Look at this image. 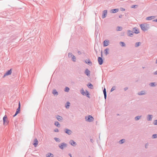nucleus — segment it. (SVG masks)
<instances>
[{"label": "nucleus", "mask_w": 157, "mask_h": 157, "mask_svg": "<svg viewBox=\"0 0 157 157\" xmlns=\"http://www.w3.org/2000/svg\"><path fill=\"white\" fill-rule=\"evenodd\" d=\"M140 27L141 29L144 31H147L149 28V25L147 23L141 24Z\"/></svg>", "instance_id": "obj_1"}, {"label": "nucleus", "mask_w": 157, "mask_h": 157, "mask_svg": "<svg viewBox=\"0 0 157 157\" xmlns=\"http://www.w3.org/2000/svg\"><path fill=\"white\" fill-rule=\"evenodd\" d=\"M85 118L86 121L89 122H92L94 120V118L91 115H89L87 117H86Z\"/></svg>", "instance_id": "obj_2"}, {"label": "nucleus", "mask_w": 157, "mask_h": 157, "mask_svg": "<svg viewBox=\"0 0 157 157\" xmlns=\"http://www.w3.org/2000/svg\"><path fill=\"white\" fill-rule=\"evenodd\" d=\"M58 146L61 149L63 150L64 148L67 147V144L64 142L62 143L59 144Z\"/></svg>", "instance_id": "obj_3"}, {"label": "nucleus", "mask_w": 157, "mask_h": 157, "mask_svg": "<svg viewBox=\"0 0 157 157\" xmlns=\"http://www.w3.org/2000/svg\"><path fill=\"white\" fill-rule=\"evenodd\" d=\"M21 109V104L20 101H19L18 104V108L17 109L16 112L15 114L13 115V117H14L16 116L18 113H20V111Z\"/></svg>", "instance_id": "obj_4"}, {"label": "nucleus", "mask_w": 157, "mask_h": 157, "mask_svg": "<svg viewBox=\"0 0 157 157\" xmlns=\"http://www.w3.org/2000/svg\"><path fill=\"white\" fill-rule=\"evenodd\" d=\"M64 131L65 133L69 135H71L72 133V131L71 130L67 128H65Z\"/></svg>", "instance_id": "obj_5"}, {"label": "nucleus", "mask_w": 157, "mask_h": 157, "mask_svg": "<svg viewBox=\"0 0 157 157\" xmlns=\"http://www.w3.org/2000/svg\"><path fill=\"white\" fill-rule=\"evenodd\" d=\"M7 117L6 115H5L3 117V124L4 125H7L8 123V121L6 120Z\"/></svg>", "instance_id": "obj_6"}, {"label": "nucleus", "mask_w": 157, "mask_h": 157, "mask_svg": "<svg viewBox=\"0 0 157 157\" xmlns=\"http://www.w3.org/2000/svg\"><path fill=\"white\" fill-rule=\"evenodd\" d=\"M132 31L133 33H135L136 34H138L140 33L139 29L137 27H134L133 28Z\"/></svg>", "instance_id": "obj_7"}, {"label": "nucleus", "mask_w": 157, "mask_h": 157, "mask_svg": "<svg viewBox=\"0 0 157 157\" xmlns=\"http://www.w3.org/2000/svg\"><path fill=\"white\" fill-rule=\"evenodd\" d=\"M98 63L100 65H101L103 64V60L101 57H98Z\"/></svg>", "instance_id": "obj_8"}, {"label": "nucleus", "mask_w": 157, "mask_h": 157, "mask_svg": "<svg viewBox=\"0 0 157 157\" xmlns=\"http://www.w3.org/2000/svg\"><path fill=\"white\" fill-rule=\"evenodd\" d=\"M103 13L102 16V18L103 19L105 18L107 15V10H104L103 12Z\"/></svg>", "instance_id": "obj_9"}, {"label": "nucleus", "mask_w": 157, "mask_h": 157, "mask_svg": "<svg viewBox=\"0 0 157 157\" xmlns=\"http://www.w3.org/2000/svg\"><path fill=\"white\" fill-rule=\"evenodd\" d=\"M69 144L73 146H75L77 145L76 143L73 140H71L69 141Z\"/></svg>", "instance_id": "obj_10"}, {"label": "nucleus", "mask_w": 157, "mask_h": 157, "mask_svg": "<svg viewBox=\"0 0 157 157\" xmlns=\"http://www.w3.org/2000/svg\"><path fill=\"white\" fill-rule=\"evenodd\" d=\"M153 117V116L152 115H148L147 116V120L148 121H152Z\"/></svg>", "instance_id": "obj_11"}, {"label": "nucleus", "mask_w": 157, "mask_h": 157, "mask_svg": "<svg viewBox=\"0 0 157 157\" xmlns=\"http://www.w3.org/2000/svg\"><path fill=\"white\" fill-rule=\"evenodd\" d=\"M133 31H132L130 30L128 31L127 34L129 36H132L133 35Z\"/></svg>", "instance_id": "obj_12"}, {"label": "nucleus", "mask_w": 157, "mask_h": 157, "mask_svg": "<svg viewBox=\"0 0 157 157\" xmlns=\"http://www.w3.org/2000/svg\"><path fill=\"white\" fill-rule=\"evenodd\" d=\"M109 41L107 40H105L103 42V46H106L109 45Z\"/></svg>", "instance_id": "obj_13"}, {"label": "nucleus", "mask_w": 157, "mask_h": 157, "mask_svg": "<svg viewBox=\"0 0 157 157\" xmlns=\"http://www.w3.org/2000/svg\"><path fill=\"white\" fill-rule=\"evenodd\" d=\"M38 144V141L36 138H35L34 140V143L33 145L35 147H36Z\"/></svg>", "instance_id": "obj_14"}, {"label": "nucleus", "mask_w": 157, "mask_h": 157, "mask_svg": "<svg viewBox=\"0 0 157 157\" xmlns=\"http://www.w3.org/2000/svg\"><path fill=\"white\" fill-rule=\"evenodd\" d=\"M119 10L118 9H112L110 10V13H115L118 12Z\"/></svg>", "instance_id": "obj_15"}, {"label": "nucleus", "mask_w": 157, "mask_h": 157, "mask_svg": "<svg viewBox=\"0 0 157 157\" xmlns=\"http://www.w3.org/2000/svg\"><path fill=\"white\" fill-rule=\"evenodd\" d=\"M90 71L88 69H86L84 73L87 76H89L90 75Z\"/></svg>", "instance_id": "obj_16"}, {"label": "nucleus", "mask_w": 157, "mask_h": 157, "mask_svg": "<svg viewBox=\"0 0 157 157\" xmlns=\"http://www.w3.org/2000/svg\"><path fill=\"white\" fill-rule=\"evenodd\" d=\"M155 17V16H151L147 17L146 18V20H150L153 19Z\"/></svg>", "instance_id": "obj_17"}, {"label": "nucleus", "mask_w": 157, "mask_h": 157, "mask_svg": "<svg viewBox=\"0 0 157 157\" xmlns=\"http://www.w3.org/2000/svg\"><path fill=\"white\" fill-rule=\"evenodd\" d=\"M56 118H57V120L59 121H61L63 119L62 117L59 115L56 116Z\"/></svg>", "instance_id": "obj_18"}, {"label": "nucleus", "mask_w": 157, "mask_h": 157, "mask_svg": "<svg viewBox=\"0 0 157 157\" xmlns=\"http://www.w3.org/2000/svg\"><path fill=\"white\" fill-rule=\"evenodd\" d=\"M52 93L54 95L57 96L59 94L58 92L56 89H53L52 90Z\"/></svg>", "instance_id": "obj_19"}, {"label": "nucleus", "mask_w": 157, "mask_h": 157, "mask_svg": "<svg viewBox=\"0 0 157 157\" xmlns=\"http://www.w3.org/2000/svg\"><path fill=\"white\" fill-rule=\"evenodd\" d=\"M146 94V93L145 91H141L140 92H139L138 93V94L140 95H145Z\"/></svg>", "instance_id": "obj_20"}, {"label": "nucleus", "mask_w": 157, "mask_h": 157, "mask_svg": "<svg viewBox=\"0 0 157 157\" xmlns=\"http://www.w3.org/2000/svg\"><path fill=\"white\" fill-rule=\"evenodd\" d=\"M109 49L108 48H107L104 50L105 54L106 56H107L109 54Z\"/></svg>", "instance_id": "obj_21"}, {"label": "nucleus", "mask_w": 157, "mask_h": 157, "mask_svg": "<svg viewBox=\"0 0 157 157\" xmlns=\"http://www.w3.org/2000/svg\"><path fill=\"white\" fill-rule=\"evenodd\" d=\"M10 75V70H8V71L5 73L4 75L3 76L2 78H5L6 76L8 75Z\"/></svg>", "instance_id": "obj_22"}, {"label": "nucleus", "mask_w": 157, "mask_h": 157, "mask_svg": "<svg viewBox=\"0 0 157 157\" xmlns=\"http://www.w3.org/2000/svg\"><path fill=\"white\" fill-rule=\"evenodd\" d=\"M86 60L87 61H85V62L86 63L88 64L90 66H91L92 65V63L90 61V60L89 59H88L87 60L86 59Z\"/></svg>", "instance_id": "obj_23"}, {"label": "nucleus", "mask_w": 157, "mask_h": 157, "mask_svg": "<svg viewBox=\"0 0 157 157\" xmlns=\"http://www.w3.org/2000/svg\"><path fill=\"white\" fill-rule=\"evenodd\" d=\"M46 157H53L54 156L51 153H49L46 154Z\"/></svg>", "instance_id": "obj_24"}, {"label": "nucleus", "mask_w": 157, "mask_h": 157, "mask_svg": "<svg viewBox=\"0 0 157 157\" xmlns=\"http://www.w3.org/2000/svg\"><path fill=\"white\" fill-rule=\"evenodd\" d=\"M151 87H155L156 86V83L155 82H151L149 84Z\"/></svg>", "instance_id": "obj_25"}, {"label": "nucleus", "mask_w": 157, "mask_h": 157, "mask_svg": "<svg viewBox=\"0 0 157 157\" xmlns=\"http://www.w3.org/2000/svg\"><path fill=\"white\" fill-rule=\"evenodd\" d=\"M87 86L90 89H93V85L90 83H88Z\"/></svg>", "instance_id": "obj_26"}, {"label": "nucleus", "mask_w": 157, "mask_h": 157, "mask_svg": "<svg viewBox=\"0 0 157 157\" xmlns=\"http://www.w3.org/2000/svg\"><path fill=\"white\" fill-rule=\"evenodd\" d=\"M11 38L12 39V40H13V42H15V43H17V41L16 40L17 38L16 36H11ZM13 42V41H12V42Z\"/></svg>", "instance_id": "obj_27"}, {"label": "nucleus", "mask_w": 157, "mask_h": 157, "mask_svg": "<svg viewBox=\"0 0 157 157\" xmlns=\"http://www.w3.org/2000/svg\"><path fill=\"white\" fill-rule=\"evenodd\" d=\"M141 43L140 42H136L135 44V47H137L140 45Z\"/></svg>", "instance_id": "obj_28"}, {"label": "nucleus", "mask_w": 157, "mask_h": 157, "mask_svg": "<svg viewBox=\"0 0 157 157\" xmlns=\"http://www.w3.org/2000/svg\"><path fill=\"white\" fill-rule=\"evenodd\" d=\"M55 125L58 127H59L60 126V125L59 124V123L57 121H56L55 122Z\"/></svg>", "instance_id": "obj_29"}, {"label": "nucleus", "mask_w": 157, "mask_h": 157, "mask_svg": "<svg viewBox=\"0 0 157 157\" xmlns=\"http://www.w3.org/2000/svg\"><path fill=\"white\" fill-rule=\"evenodd\" d=\"M142 116H137L135 117V119L136 121H138L142 117Z\"/></svg>", "instance_id": "obj_30"}, {"label": "nucleus", "mask_w": 157, "mask_h": 157, "mask_svg": "<svg viewBox=\"0 0 157 157\" xmlns=\"http://www.w3.org/2000/svg\"><path fill=\"white\" fill-rule=\"evenodd\" d=\"M125 141V140L124 139H122L120 140L119 141V144H121L124 143Z\"/></svg>", "instance_id": "obj_31"}, {"label": "nucleus", "mask_w": 157, "mask_h": 157, "mask_svg": "<svg viewBox=\"0 0 157 157\" xmlns=\"http://www.w3.org/2000/svg\"><path fill=\"white\" fill-rule=\"evenodd\" d=\"M54 139L56 142H60L61 141L60 140L59 138L57 137H55L54 138Z\"/></svg>", "instance_id": "obj_32"}, {"label": "nucleus", "mask_w": 157, "mask_h": 157, "mask_svg": "<svg viewBox=\"0 0 157 157\" xmlns=\"http://www.w3.org/2000/svg\"><path fill=\"white\" fill-rule=\"evenodd\" d=\"M120 44L122 47H124L125 46V44L124 42H121L120 43Z\"/></svg>", "instance_id": "obj_33"}, {"label": "nucleus", "mask_w": 157, "mask_h": 157, "mask_svg": "<svg viewBox=\"0 0 157 157\" xmlns=\"http://www.w3.org/2000/svg\"><path fill=\"white\" fill-rule=\"evenodd\" d=\"M81 93L83 95H85L86 93L83 89L81 90Z\"/></svg>", "instance_id": "obj_34"}, {"label": "nucleus", "mask_w": 157, "mask_h": 157, "mask_svg": "<svg viewBox=\"0 0 157 157\" xmlns=\"http://www.w3.org/2000/svg\"><path fill=\"white\" fill-rule=\"evenodd\" d=\"M118 29L117 30V31H120L122 30V27L121 26H118L117 27Z\"/></svg>", "instance_id": "obj_35"}, {"label": "nucleus", "mask_w": 157, "mask_h": 157, "mask_svg": "<svg viewBox=\"0 0 157 157\" xmlns=\"http://www.w3.org/2000/svg\"><path fill=\"white\" fill-rule=\"evenodd\" d=\"M116 87L115 86H114L113 87H112V88L111 89L110 92H112L113 90H115L116 89Z\"/></svg>", "instance_id": "obj_36"}, {"label": "nucleus", "mask_w": 157, "mask_h": 157, "mask_svg": "<svg viewBox=\"0 0 157 157\" xmlns=\"http://www.w3.org/2000/svg\"><path fill=\"white\" fill-rule=\"evenodd\" d=\"M69 90H70V89L69 87H66L65 88V89L64 90V91L65 92H68L69 91Z\"/></svg>", "instance_id": "obj_37"}, {"label": "nucleus", "mask_w": 157, "mask_h": 157, "mask_svg": "<svg viewBox=\"0 0 157 157\" xmlns=\"http://www.w3.org/2000/svg\"><path fill=\"white\" fill-rule=\"evenodd\" d=\"M89 95L90 94H89L87 90H86V93L85 94V95H86L88 98H90V97L89 96Z\"/></svg>", "instance_id": "obj_38"}, {"label": "nucleus", "mask_w": 157, "mask_h": 157, "mask_svg": "<svg viewBox=\"0 0 157 157\" xmlns=\"http://www.w3.org/2000/svg\"><path fill=\"white\" fill-rule=\"evenodd\" d=\"M67 105H66L65 107L67 109L69 108V106H70V103L69 102H67Z\"/></svg>", "instance_id": "obj_39"}, {"label": "nucleus", "mask_w": 157, "mask_h": 157, "mask_svg": "<svg viewBox=\"0 0 157 157\" xmlns=\"http://www.w3.org/2000/svg\"><path fill=\"white\" fill-rule=\"evenodd\" d=\"M76 58L75 56L73 55L72 57V60L74 62H75L76 61Z\"/></svg>", "instance_id": "obj_40"}, {"label": "nucleus", "mask_w": 157, "mask_h": 157, "mask_svg": "<svg viewBox=\"0 0 157 157\" xmlns=\"http://www.w3.org/2000/svg\"><path fill=\"white\" fill-rule=\"evenodd\" d=\"M73 56V55L71 53L69 52L68 54V56L69 58L72 57Z\"/></svg>", "instance_id": "obj_41"}, {"label": "nucleus", "mask_w": 157, "mask_h": 157, "mask_svg": "<svg viewBox=\"0 0 157 157\" xmlns=\"http://www.w3.org/2000/svg\"><path fill=\"white\" fill-rule=\"evenodd\" d=\"M157 137V134H153L152 136V138L153 139H155Z\"/></svg>", "instance_id": "obj_42"}, {"label": "nucleus", "mask_w": 157, "mask_h": 157, "mask_svg": "<svg viewBox=\"0 0 157 157\" xmlns=\"http://www.w3.org/2000/svg\"><path fill=\"white\" fill-rule=\"evenodd\" d=\"M153 124L155 125H157V120H155L154 121Z\"/></svg>", "instance_id": "obj_43"}, {"label": "nucleus", "mask_w": 157, "mask_h": 157, "mask_svg": "<svg viewBox=\"0 0 157 157\" xmlns=\"http://www.w3.org/2000/svg\"><path fill=\"white\" fill-rule=\"evenodd\" d=\"M103 92L104 94H106V89L105 88H104V90H103Z\"/></svg>", "instance_id": "obj_44"}, {"label": "nucleus", "mask_w": 157, "mask_h": 157, "mask_svg": "<svg viewBox=\"0 0 157 157\" xmlns=\"http://www.w3.org/2000/svg\"><path fill=\"white\" fill-rule=\"evenodd\" d=\"M54 131L55 132H59L58 129V128H56L54 130Z\"/></svg>", "instance_id": "obj_45"}, {"label": "nucleus", "mask_w": 157, "mask_h": 157, "mask_svg": "<svg viewBox=\"0 0 157 157\" xmlns=\"http://www.w3.org/2000/svg\"><path fill=\"white\" fill-rule=\"evenodd\" d=\"M136 6H137V5H133L132 6L131 8H135Z\"/></svg>", "instance_id": "obj_46"}, {"label": "nucleus", "mask_w": 157, "mask_h": 157, "mask_svg": "<svg viewBox=\"0 0 157 157\" xmlns=\"http://www.w3.org/2000/svg\"><path fill=\"white\" fill-rule=\"evenodd\" d=\"M121 11H124L125 10V9L123 8H121Z\"/></svg>", "instance_id": "obj_47"}, {"label": "nucleus", "mask_w": 157, "mask_h": 157, "mask_svg": "<svg viewBox=\"0 0 157 157\" xmlns=\"http://www.w3.org/2000/svg\"><path fill=\"white\" fill-rule=\"evenodd\" d=\"M128 89V87H126L124 88V91H126Z\"/></svg>", "instance_id": "obj_48"}, {"label": "nucleus", "mask_w": 157, "mask_h": 157, "mask_svg": "<svg viewBox=\"0 0 157 157\" xmlns=\"http://www.w3.org/2000/svg\"><path fill=\"white\" fill-rule=\"evenodd\" d=\"M104 98H105V99L106 98V97H107L106 94H104Z\"/></svg>", "instance_id": "obj_49"}, {"label": "nucleus", "mask_w": 157, "mask_h": 157, "mask_svg": "<svg viewBox=\"0 0 157 157\" xmlns=\"http://www.w3.org/2000/svg\"><path fill=\"white\" fill-rule=\"evenodd\" d=\"M122 17H123V15L122 14H121V15H119V17L120 18H122Z\"/></svg>", "instance_id": "obj_50"}, {"label": "nucleus", "mask_w": 157, "mask_h": 157, "mask_svg": "<svg viewBox=\"0 0 157 157\" xmlns=\"http://www.w3.org/2000/svg\"><path fill=\"white\" fill-rule=\"evenodd\" d=\"M154 74L155 75H157V71H155L154 73Z\"/></svg>", "instance_id": "obj_51"}, {"label": "nucleus", "mask_w": 157, "mask_h": 157, "mask_svg": "<svg viewBox=\"0 0 157 157\" xmlns=\"http://www.w3.org/2000/svg\"><path fill=\"white\" fill-rule=\"evenodd\" d=\"M90 140L92 143H93L94 142V140L92 139H91Z\"/></svg>", "instance_id": "obj_52"}, {"label": "nucleus", "mask_w": 157, "mask_h": 157, "mask_svg": "<svg viewBox=\"0 0 157 157\" xmlns=\"http://www.w3.org/2000/svg\"><path fill=\"white\" fill-rule=\"evenodd\" d=\"M153 21H154V22H157V19H156L154 20H153Z\"/></svg>", "instance_id": "obj_53"}, {"label": "nucleus", "mask_w": 157, "mask_h": 157, "mask_svg": "<svg viewBox=\"0 0 157 157\" xmlns=\"http://www.w3.org/2000/svg\"><path fill=\"white\" fill-rule=\"evenodd\" d=\"M94 50L95 51L96 54H97V50L96 49H95V48H94Z\"/></svg>", "instance_id": "obj_54"}, {"label": "nucleus", "mask_w": 157, "mask_h": 157, "mask_svg": "<svg viewBox=\"0 0 157 157\" xmlns=\"http://www.w3.org/2000/svg\"><path fill=\"white\" fill-rule=\"evenodd\" d=\"M101 57H102V51H101Z\"/></svg>", "instance_id": "obj_55"}, {"label": "nucleus", "mask_w": 157, "mask_h": 157, "mask_svg": "<svg viewBox=\"0 0 157 157\" xmlns=\"http://www.w3.org/2000/svg\"><path fill=\"white\" fill-rule=\"evenodd\" d=\"M78 54H79V55H80L81 54V53L80 52H78Z\"/></svg>", "instance_id": "obj_56"}, {"label": "nucleus", "mask_w": 157, "mask_h": 157, "mask_svg": "<svg viewBox=\"0 0 157 157\" xmlns=\"http://www.w3.org/2000/svg\"><path fill=\"white\" fill-rule=\"evenodd\" d=\"M69 155L70 156V157H72V155L71 154L69 153Z\"/></svg>", "instance_id": "obj_57"}, {"label": "nucleus", "mask_w": 157, "mask_h": 157, "mask_svg": "<svg viewBox=\"0 0 157 157\" xmlns=\"http://www.w3.org/2000/svg\"><path fill=\"white\" fill-rule=\"evenodd\" d=\"M10 75H11V73H12V69H10Z\"/></svg>", "instance_id": "obj_58"}, {"label": "nucleus", "mask_w": 157, "mask_h": 157, "mask_svg": "<svg viewBox=\"0 0 157 157\" xmlns=\"http://www.w3.org/2000/svg\"><path fill=\"white\" fill-rule=\"evenodd\" d=\"M155 63H157V59H156V61Z\"/></svg>", "instance_id": "obj_59"}, {"label": "nucleus", "mask_w": 157, "mask_h": 157, "mask_svg": "<svg viewBox=\"0 0 157 157\" xmlns=\"http://www.w3.org/2000/svg\"><path fill=\"white\" fill-rule=\"evenodd\" d=\"M145 146V147L147 148V146L146 145V144Z\"/></svg>", "instance_id": "obj_60"}, {"label": "nucleus", "mask_w": 157, "mask_h": 157, "mask_svg": "<svg viewBox=\"0 0 157 157\" xmlns=\"http://www.w3.org/2000/svg\"><path fill=\"white\" fill-rule=\"evenodd\" d=\"M11 40H12V39L11 38H11H10V41H11Z\"/></svg>", "instance_id": "obj_61"}, {"label": "nucleus", "mask_w": 157, "mask_h": 157, "mask_svg": "<svg viewBox=\"0 0 157 157\" xmlns=\"http://www.w3.org/2000/svg\"><path fill=\"white\" fill-rule=\"evenodd\" d=\"M11 40H12V39L11 38H11H10V41H11Z\"/></svg>", "instance_id": "obj_62"}, {"label": "nucleus", "mask_w": 157, "mask_h": 157, "mask_svg": "<svg viewBox=\"0 0 157 157\" xmlns=\"http://www.w3.org/2000/svg\"><path fill=\"white\" fill-rule=\"evenodd\" d=\"M143 68H144V67H143Z\"/></svg>", "instance_id": "obj_63"}, {"label": "nucleus", "mask_w": 157, "mask_h": 157, "mask_svg": "<svg viewBox=\"0 0 157 157\" xmlns=\"http://www.w3.org/2000/svg\"><path fill=\"white\" fill-rule=\"evenodd\" d=\"M89 157H90V156H89Z\"/></svg>", "instance_id": "obj_64"}]
</instances>
